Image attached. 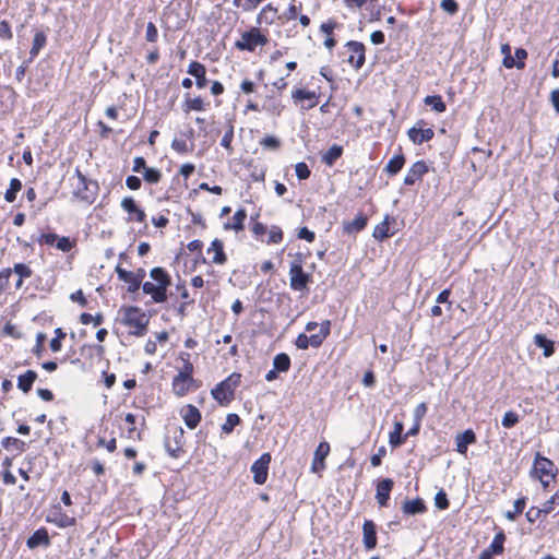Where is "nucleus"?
<instances>
[{
  "label": "nucleus",
  "instance_id": "nucleus-41",
  "mask_svg": "<svg viewBox=\"0 0 559 559\" xmlns=\"http://www.w3.org/2000/svg\"><path fill=\"white\" fill-rule=\"evenodd\" d=\"M1 445L7 449H15L19 453H22L26 449V443L15 437H4L1 440Z\"/></svg>",
  "mask_w": 559,
  "mask_h": 559
},
{
  "label": "nucleus",
  "instance_id": "nucleus-56",
  "mask_svg": "<svg viewBox=\"0 0 559 559\" xmlns=\"http://www.w3.org/2000/svg\"><path fill=\"white\" fill-rule=\"evenodd\" d=\"M440 8L450 15H455L460 10V5L456 0H442L440 2Z\"/></svg>",
  "mask_w": 559,
  "mask_h": 559
},
{
  "label": "nucleus",
  "instance_id": "nucleus-48",
  "mask_svg": "<svg viewBox=\"0 0 559 559\" xmlns=\"http://www.w3.org/2000/svg\"><path fill=\"white\" fill-rule=\"evenodd\" d=\"M66 336L67 333L61 328L55 330V337H52L49 343V347L53 353L61 350L62 340H64Z\"/></svg>",
  "mask_w": 559,
  "mask_h": 559
},
{
  "label": "nucleus",
  "instance_id": "nucleus-29",
  "mask_svg": "<svg viewBox=\"0 0 559 559\" xmlns=\"http://www.w3.org/2000/svg\"><path fill=\"white\" fill-rule=\"evenodd\" d=\"M406 163V157L400 150V153L394 155L385 165L384 171L388 173L391 177L396 176L404 167Z\"/></svg>",
  "mask_w": 559,
  "mask_h": 559
},
{
  "label": "nucleus",
  "instance_id": "nucleus-18",
  "mask_svg": "<svg viewBox=\"0 0 559 559\" xmlns=\"http://www.w3.org/2000/svg\"><path fill=\"white\" fill-rule=\"evenodd\" d=\"M121 207L132 216L131 219H134L139 223H144L146 221V214L144 210L136 204L132 197H124L121 201Z\"/></svg>",
  "mask_w": 559,
  "mask_h": 559
},
{
  "label": "nucleus",
  "instance_id": "nucleus-43",
  "mask_svg": "<svg viewBox=\"0 0 559 559\" xmlns=\"http://www.w3.org/2000/svg\"><path fill=\"white\" fill-rule=\"evenodd\" d=\"M241 424V418L238 414L230 413L226 416V421L222 425V432L230 435L234 429Z\"/></svg>",
  "mask_w": 559,
  "mask_h": 559
},
{
  "label": "nucleus",
  "instance_id": "nucleus-34",
  "mask_svg": "<svg viewBox=\"0 0 559 559\" xmlns=\"http://www.w3.org/2000/svg\"><path fill=\"white\" fill-rule=\"evenodd\" d=\"M292 97L296 102L310 100L311 103L306 107V109H311L318 105L317 94H316V92H312V91H308L305 88H297L293 92Z\"/></svg>",
  "mask_w": 559,
  "mask_h": 559
},
{
  "label": "nucleus",
  "instance_id": "nucleus-60",
  "mask_svg": "<svg viewBox=\"0 0 559 559\" xmlns=\"http://www.w3.org/2000/svg\"><path fill=\"white\" fill-rule=\"evenodd\" d=\"M46 338H47V336L43 332H38L37 335H36V345L33 348V353L38 358L41 357V355H43L44 343H45Z\"/></svg>",
  "mask_w": 559,
  "mask_h": 559
},
{
  "label": "nucleus",
  "instance_id": "nucleus-32",
  "mask_svg": "<svg viewBox=\"0 0 559 559\" xmlns=\"http://www.w3.org/2000/svg\"><path fill=\"white\" fill-rule=\"evenodd\" d=\"M247 219V211L245 209H238L234 216L233 223H225L224 229H233L236 233L242 231L245 229V221Z\"/></svg>",
  "mask_w": 559,
  "mask_h": 559
},
{
  "label": "nucleus",
  "instance_id": "nucleus-9",
  "mask_svg": "<svg viewBox=\"0 0 559 559\" xmlns=\"http://www.w3.org/2000/svg\"><path fill=\"white\" fill-rule=\"evenodd\" d=\"M345 46L353 52L348 57L347 62L356 70L361 69L366 62V47L364 43L357 40H348Z\"/></svg>",
  "mask_w": 559,
  "mask_h": 559
},
{
  "label": "nucleus",
  "instance_id": "nucleus-21",
  "mask_svg": "<svg viewBox=\"0 0 559 559\" xmlns=\"http://www.w3.org/2000/svg\"><path fill=\"white\" fill-rule=\"evenodd\" d=\"M50 537L46 527L36 530L27 539L26 546L29 549H35L39 546L48 547L50 545Z\"/></svg>",
  "mask_w": 559,
  "mask_h": 559
},
{
  "label": "nucleus",
  "instance_id": "nucleus-8",
  "mask_svg": "<svg viewBox=\"0 0 559 559\" xmlns=\"http://www.w3.org/2000/svg\"><path fill=\"white\" fill-rule=\"evenodd\" d=\"M313 281L312 274L305 272L304 269L297 265L289 267V286L295 292L307 289L309 284Z\"/></svg>",
  "mask_w": 559,
  "mask_h": 559
},
{
  "label": "nucleus",
  "instance_id": "nucleus-13",
  "mask_svg": "<svg viewBox=\"0 0 559 559\" xmlns=\"http://www.w3.org/2000/svg\"><path fill=\"white\" fill-rule=\"evenodd\" d=\"M390 222L395 223V217L385 215L384 219L374 227L372 236L376 240L383 241L396 234L399 227L391 229Z\"/></svg>",
  "mask_w": 559,
  "mask_h": 559
},
{
  "label": "nucleus",
  "instance_id": "nucleus-45",
  "mask_svg": "<svg viewBox=\"0 0 559 559\" xmlns=\"http://www.w3.org/2000/svg\"><path fill=\"white\" fill-rule=\"evenodd\" d=\"M526 500H527L526 497L518 498L513 503L514 509L512 511H507L504 516L509 521H515L516 516L520 515L524 511V509L526 507Z\"/></svg>",
  "mask_w": 559,
  "mask_h": 559
},
{
  "label": "nucleus",
  "instance_id": "nucleus-6",
  "mask_svg": "<svg viewBox=\"0 0 559 559\" xmlns=\"http://www.w3.org/2000/svg\"><path fill=\"white\" fill-rule=\"evenodd\" d=\"M271 461V454L269 452H265L252 463L250 472L253 474L254 484L263 485L266 483Z\"/></svg>",
  "mask_w": 559,
  "mask_h": 559
},
{
  "label": "nucleus",
  "instance_id": "nucleus-49",
  "mask_svg": "<svg viewBox=\"0 0 559 559\" xmlns=\"http://www.w3.org/2000/svg\"><path fill=\"white\" fill-rule=\"evenodd\" d=\"M435 507L438 510H447L450 507V500L448 498L447 492L443 489L437 491L433 498Z\"/></svg>",
  "mask_w": 559,
  "mask_h": 559
},
{
  "label": "nucleus",
  "instance_id": "nucleus-47",
  "mask_svg": "<svg viewBox=\"0 0 559 559\" xmlns=\"http://www.w3.org/2000/svg\"><path fill=\"white\" fill-rule=\"evenodd\" d=\"M162 179V171L155 167H147L143 173V180L150 185H156Z\"/></svg>",
  "mask_w": 559,
  "mask_h": 559
},
{
  "label": "nucleus",
  "instance_id": "nucleus-4",
  "mask_svg": "<svg viewBox=\"0 0 559 559\" xmlns=\"http://www.w3.org/2000/svg\"><path fill=\"white\" fill-rule=\"evenodd\" d=\"M269 41L261 28L253 26L241 34V38L235 41V48L240 51L252 52L258 46H264Z\"/></svg>",
  "mask_w": 559,
  "mask_h": 559
},
{
  "label": "nucleus",
  "instance_id": "nucleus-54",
  "mask_svg": "<svg viewBox=\"0 0 559 559\" xmlns=\"http://www.w3.org/2000/svg\"><path fill=\"white\" fill-rule=\"evenodd\" d=\"M295 173L300 181L307 180L311 175V170L305 162H299L295 165Z\"/></svg>",
  "mask_w": 559,
  "mask_h": 559
},
{
  "label": "nucleus",
  "instance_id": "nucleus-53",
  "mask_svg": "<svg viewBox=\"0 0 559 559\" xmlns=\"http://www.w3.org/2000/svg\"><path fill=\"white\" fill-rule=\"evenodd\" d=\"M164 447H165V450L167 451V453L174 457V459H177L180 456V453L182 452V444L180 441H177V445L176 447H173L171 443H170V439L169 437H166L165 440H164Z\"/></svg>",
  "mask_w": 559,
  "mask_h": 559
},
{
  "label": "nucleus",
  "instance_id": "nucleus-46",
  "mask_svg": "<svg viewBox=\"0 0 559 559\" xmlns=\"http://www.w3.org/2000/svg\"><path fill=\"white\" fill-rule=\"evenodd\" d=\"M527 51L526 49L519 47L514 51V57L512 59V64L510 66V69L516 68L519 70H522L525 68V60L527 59Z\"/></svg>",
  "mask_w": 559,
  "mask_h": 559
},
{
  "label": "nucleus",
  "instance_id": "nucleus-25",
  "mask_svg": "<svg viewBox=\"0 0 559 559\" xmlns=\"http://www.w3.org/2000/svg\"><path fill=\"white\" fill-rule=\"evenodd\" d=\"M141 287L143 293L150 295L154 302L163 304L168 298L167 294L155 283L144 282L141 284Z\"/></svg>",
  "mask_w": 559,
  "mask_h": 559
},
{
  "label": "nucleus",
  "instance_id": "nucleus-35",
  "mask_svg": "<svg viewBox=\"0 0 559 559\" xmlns=\"http://www.w3.org/2000/svg\"><path fill=\"white\" fill-rule=\"evenodd\" d=\"M343 154V146L338 144H333L323 155L322 162L332 167L338 158H341Z\"/></svg>",
  "mask_w": 559,
  "mask_h": 559
},
{
  "label": "nucleus",
  "instance_id": "nucleus-11",
  "mask_svg": "<svg viewBox=\"0 0 559 559\" xmlns=\"http://www.w3.org/2000/svg\"><path fill=\"white\" fill-rule=\"evenodd\" d=\"M429 171L428 165L425 160H417L414 163L404 178L405 186H414L417 181L421 180L423 177Z\"/></svg>",
  "mask_w": 559,
  "mask_h": 559
},
{
  "label": "nucleus",
  "instance_id": "nucleus-30",
  "mask_svg": "<svg viewBox=\"0 0 559 559\" xmlns=\"http://www.w3.org/2000/svg\"><path fill=\"white\" fill-rule=\"evenodd\" d=\"M534 344L543 349V355L545 357H550L555 354L556 347L555 342L548 338L545 334H535Z\"/></svg>",
  "mask_w": 559,
  "mask_h": 559
},
{
  "label": "nucleus",
  "instance_id": "nucleus-7",
  "mask_svg": "<svg viewBox=\"0 0 559 559\" xmlns=\"http://www.w3.org/2000/svg\"><path fill=\"white\" fill-rule=\"evenodd\" d=\"M427 122L424 119L417 120L415 126L407 130L408 139L416 145L429 142L435 136V131L431 128H425Z\"/></svg>",
  "mask_w": 559,
  "mask_h": 559
},
{
  "label": "nucleus",
  "instance_id": "nucleus-23",
  "mask_svg": "<svg viewBox=\"0 0 559 559\" xmlns=\"http://www.w3.org/2000/svg\"><path fill=\"white\" fill-rule=\"evenodd\" d=\"M151 278L155 282V284L160 287L166 294L171 285V276L169 273L162 266H155L150 271Z\"/></svg>",
  "mask_w": 559,
  "mask_h": 559
},
{
  "label": "nucleus",
  "instance_id": "nucleus-10",
  "mask_svg": "<svg viewBox=\"0 0 559 559\" xmlns=\"http://www.w3.org/2000/svg\"><path fill=\"white\" fill-rule=\"evenodd\" d=\"M394 487V480L392 478H381L376 485V500L382 508L389 506L391 492Z\"/></svg>",
  "mask_w": 559,
  "mask_h": 559
},
{
  "label": "nucleus",
  "instance_id": "nucleus-12",
  "mask_svg": "<svg viewBox=\"0 0 559 559\" xmlns=\"http://www.w3.org/2000/svg\"><path fill=\"white\" fill-rule=\"evenodd\" d=\"M554 467V462L543 456L539 452L536 453L534 462H533V468L532 473L537 477L542 478L543 476H551L555 477L551 473V469Z\"/></svg>",
  "mask_w": 559,
  "mask_h": 559
},
{
  "label": "nucleus",
  "instance_id": "nucleus-33",
  "mask_svg": "<svg viewBox=\"0 0 559 559\" xmlns=\"http://www.w3.org/2000/svg\"><path fill=\"white\" fill-rule=\"evenodd\" d=\"M209 104H205L203 99L198 96L194 98H190L189 94H186V100L182 104V110L188 114L190 111H205Z\"/></svg>",
  "mask_w": 559,
  "mask_h": 559
},
{
  "label": "nucleus",
  "instance_id": "nucleus-44",
  "mask_svg": "<svg viewBox=\"0 0 559 559\" xmlns=\"http://www.w3.org/2000/svg\"><path fill=\"white\" fill-rule=\"evenodd\" d=\"M124 420L130 425V428L127 431V437L132 440H142L141 431H138L136 427L134 426L136 423V416L132 413H128L124 417Z\"/></svg>",
  "mask_w": 559,
  "mask_h": 559
},
{
  "label": "nucleus",
  "instance_id": "nucleus-24",
  "mask_svg": "<svg viewBox=\"0 0 559 559\" xmlns=\"http://www.w3.org/2000/svg\"><path fill=\"white\" fill-rule=\"evenodd\" d=\"M476 442V433L473 429H466L455 437L456 451L460 454H466L469 444Z\"/></svg>",
  "mask_w": 559,
  "mask_h": 559
},
{
  "label": "nucleus",
  "instance_id": "nucleus-51",
  "mask_svg": "<svg viewBox=\"0 0 559 559\" xmlns=\"http://www.w3.org/2000/svg\"><path fill=\"white\" fill-rule=\"evenodd\" d=\"M233 139H234V126L230 123L229 127H228V130L225 132V134L223 135L222 140H221V145L227 150L228 154H233V146H231V142H233Z\"/></svg>",
  "mask_w": 559,
  "mask_h": 559
},
{
  "label": "nucleus",
  "instance_id": "nucleus-28",
  "mask_svg": "<svg viewBox=\"0 0 559 559\" xmlns=\"http://www.w3.org/2000/svg\"><path fill=\"white\" fill-rule=\"evenodd\" d=\"M404 424L400 420L394 421V429L389 435V443L392 448H400L406 442Z\"/></svg>",
  "mask_w": 559,
  "mask_h": 559
},
{
  "label": "nucleus",
  "instance_id": "nucleus-1",
  "mask_svg": "<svg viewBox=\"0 0 559 559\" xmlns=\"http://www.w3.org/2000/svg\"><path fill=\"white\" fill-rule=\"evenodd\" d=\"M123 314L121 323L126 326L133 328L131 332L134 336H143L147 332L150 318L138 306H122L119 310Z\"/></svg>",
  "mask_w": 559,
  "mask_h": 559
},
{
  "label": "nucleus",
  "instance_id": "nucleus-55",
  "mask_svg": "<svg viewBox=\"0 0 559 559\" xmlns=\"http://www.w3.org/2000/svg\"><path fill=\"white\" fill-rule=\"evenodd\" d=\"M261 146L269 150H277L281 147V140L275 135H265L260 141Z\"/></svg>",
  "mask_w": 559,
  "mask_h": 559
},
{
  "label": "nucleus",
  "instance_id": "nucleus-15",
  "mask_svg": "<svg viewBox=\"0 0 559 559\" xmlns=\"http://www.w3.org/2000/svg\"><path fill=\"white\" fill-rule=\"evenodd\" d=\"M330 453V444L326 441H322L318 444L311 464V472L319 473L325 468V459Z\"/></svg>",
  "mask_w": 559,
  "mask_h": 559
},
{
  "label": "nucleus",
  "instance_id": "nucleus-38",
  "mask_svg": "<svg viewBox=\"0 0 559 559\" xmlns=\"http://www.w3.org/2000/svg\"><path fill=\"white\" fill-rule=\"evenodd\" d=\"M283 108L284 107L278 99L274 98L273 96H267L264 104L261 107V110H264L275 116H280L282 114Z\"/></svg>",
  "mask_w": 559,
  "mask_h": 559
},
{
  "label": "nucleus",
  "instance_id": "nucleus-57",
  "mask_svg": "<svg viewBox=\"0 0 559 559\" xmlns=\"http://www.w3.org/2000/svg\"><path fill=\"white\" fill-rule=\"evenodd\" d=\"M284 238V234L281 227L273 225L269 233L267 243H280Z\"/></svg>",
  "mask_w": 559,
  "mask_h": 559
},
{
  "label": "nucleus",
  "instance_id": "nucleus-5",
  "mask_svg": "<svg viewBox=\"0 0 559 559\" xmlns=\"http://www.w3.org/2000/svg\"><path fill=\"white\" fill-rule=\"evenodd\" d=\"M98 191V182L96 180L86 179L78 183L76 189L73 191V197L91 205L95 202Z\"/></svg>",
  "mask_w": 559,
  "mask_h": 559
},
{
  "label": "nucleus",
  "instance_id": "nucleus-22",
  "mask_svg": "<svg viewBox=\"0 0 559 559\" xmlns=\"http://www.w3.org/2000/svg\"><path fill=\"white\" fill-rule=\"evenodd\" d=\"M427 511L426 503L423 498L405 499L402 504V512L405 515L423 514Z\"/></svg>",
  "mask_w": 559,
  "mask_h": 559
},
{
  "label": "nucleus",
  "instance_id": "nucleus-50",
  "mask_svg": "<svg viewBox=\"0 0 559 559\" xmlns=\"http://www.w3.org/2000/svg\"><path fill=\"white\" fill-rule=\"evenodd\" d=\"M519 421H520V416L513 411H508L504 413V415L502 417L501 425L507 429H511L514 426H516Z\"/></svg>",
  "mask_w": 559,
  "mask_h": 559
},
{
  "label": "nucleus",
  "instance_id": "nucleus-64",
  "mask_svg": "<svg viewBox=\"0 0 559 559\" xmlns=\"http://www.w3.org/2000/svg\"><path fill=\"white\" fill-rule=\"evenodd\" d=\"M297 237L298 239L306 240L307 242H313L316 240L314 231L310 230L306 226L298 229Z\"/></svg>",
  "mask_w": 559,
  "mask_h": 559
},
{
  "label": "nucleus",
  "instance_id": "nucleus-2",
  "mask_svg": "<svg viewBox=\"0 0 559 559\" xmlns=\"http://www.w3.org/2000/svg\"><path fill=\"white\" fill-rule=\"evenodd\" d=\"M179 357L183 365L182 368L179 369L178 374L174 377L171 385L173 391L177 396H183L190 391V386L195 383V380L193 379L194 367L190 361L189 353L182 352Z\"/></svg>",
  "mask_w": 559,
  "mask_h": 559
},
{
  "label": "nucleus",
  "instance_id": "nucleus-59",
  "mask_svg": "<svg viewBox=\"0 0 559 559\" xmlns=\"http://www.w3.org/2000/svg\"><path fill=\"white\" fill-rule=\"evenodd\" d=\"M171 147L178 153L183 154L193 151V143L189 147L185 140L174 139L171 142Z\"/></svg>",
  "mask_w": 559,
  "mask_h": 559
},
{
  "label": "nucleus",
  "instance_id": "nucleus-39",
  "mask_svg": "<svg viewBox=\"0 0 559 559\" xmlns=\"http://www.w3.org/2000/svg\"><path fill=\"white\" fill-rule=\"evenodd\" d=\"M47 43V36L44 32H37L33 39V45L29 50L31 60H33L40 51L41 48L45 47Z\"/></svg>",
  "mask_w": 559,
  "mask_h": 559
},
{
  "label": "nucleus",
  "instance_id": "nucleus-37",
  "mask_svg": "<svg viewBox=\"0 0 559 559\" xmlns=\"http://www.w3.org/2000/svg\"><path fill=\"white\" fill-rule=\"evenodd\" d=\"M292 360L286 353H280L273 358V367L280 372H287L290 369Z\"/></svg>",
  "mask_w": 559,
  "mask_h": 559
},
{
  "label": "nucleus",
  "instance_id": "nucleus-20",
  "mask_svg": "<svg viewBox=\"0 0 559 559\" xmlns=\"http://www.w3.org/2000/svg\"><path fill=\"white\" fill-rule=\"evenodd\" d=\"M115 272L119 278L128 284L127 292L130 294H136L141 287V283L135 280L133 272L123 269L120 264L116 265Z\"/></svg>",
  "mask_w": 559,
  "mask_h": 559
},
{
  "label": "nucleus",
  "instance_id": "nucleus-26",
  "mask_svg": "<svg viewBox=\"0 0 559 559\" xmlns=\"http://www.w3.org/2000/svg\"><path fill=\"white\" fill-rule=\"evenodd\" d=\"M337 27L338 23L334 20H329L320 25V31L326 35L323 44L329 50H332L336 46L337 41L333 36V32Z\"/></svg>",
  "mask_w": 559,
  "mask_h": 559
},
{
  "label": "nucleus",
  "instance_id": "nucleus-42",
  "mask_svg": "<svg viewBox=\"0 0 559 559\" xmlns=\"http://www.w3.org/2000/svg\"><path fill=\"white\" fill-rule=\"evenodd\" d=\"M506 534L502 530H500L498 533H496L492 542L489 545V549L491 552H495L496 555H500L504 550V543H506Z\"/></svg>",
  "mask_w": 559,
  "mask_h": 559
},
{
  "label": "nucleus",
  "instance_id": "nucleus-52",
  "mask_svg": "<svg viewBox=\"0 0 559 559\" xmlns=\"http://www.w3.org/2000/svg\"><path fill=\"white\" fill-rule=\"evenodd\" d=\"M75 247V241L71 240L70 237L59 236L56 242V248L62 252H69Z\"/></svg>",
  "mask_w": 559,
  "mask_h": 559
},
{
  "label": "nucleus",
  "instance_id": "nucleus-3",
  "mask_svg": "<svg viewBox=\"0 0 559 559\" xmlns=\"http://www.w3.org/2000/svg\"><path fill=\"white\" fill-rule=\"evenodd\" d=\"M240 381L241 374L233 372L211 390L213 399L222 406L228 405L235 399V390L239 386Z\"/></svg>",
  "mask_w": 559,
  "mask_h": 559
},
{
  "label": "nucleus",
  "instance_id": "nucleus-61",
  "mask_svg": "<svg viewBox=\"0 0 559 559\" xmlns=\"http://www.w3.org/2000/svg\"><path fill=\"white\" fill-rule=\"evenodd\" d=\"M500 49L503 55L502 64L504 68L510 69L513 59L511 55V46L509 44H502Z\"/></svg>",
  "mask_w": 559,
  "mask_h": 559
},
{
  "label": "nucleus",
  "instance_id": "nucleus-63",
  "mask_svg": "<svg viewBox=\"0 0 559 559\" xmlns=\"http://www.w3.org/2000/svg\"><path fill=\"white\" fill-rule=\"evenodd\" d=\"M555 504H559V490H557L551 497L549 500H547L543 508H542V511H544V515L546 514H549L552 510H554V506Z\"/></svg>",
  "mask_w": 559,
  "mask_h": 559
},
{
  "label": "nucleus",
  "instance_id": "nucleus-27",
  "mask_svg": "<svg viewBox=\"0 0 559 559\" xmlns=\"http://www.w3.org/2000/svg\"><path fill=\"white\" fill-rule=\"evenodd\" d=\"M211 251H214V257L212 259V263L223 265L227 262V254L225 253V250H224V242L221 239L215 238L211 242V246L207 248V252H211Z\"/></svg>",
  "mask_w": 559,
  "mask_h": 559
},
{
  "label": "nucleus",
  "instance_id": "nucleus-31",
  "mask_svg": "<svg viewBox=\"0 0 559 559\" xmlns=\"http://www.w3.org/2000/svg\"><path fill=\"white\" fill-rule=\"evenodd\" d=\"M36 379H37V372L35 370L28 369L23 374H20L17 377V388L23 393H28L32 390L33 384L36 381Z\"/></svg>",
  "mask_w": 559,
  "mask_h": 559
},
{
  "label": "nucleus",
  "instance_id": "nucleus-19",
  "mask_svg": "<svg viewBox=\"0 0 559 559\" xmlns=\"http://www.w3.org/2000/svg\"><path fill=\"white\" fill-rule=\"evenodd\" d=\"M187 72L195 79V85L198 88H204L209 80L206 79V68L199 61H191Z\"/></svg>",
  "mask_w": 559,
  "mask_h": 559
},
{
  "label": "nucleus",
  "instance_id": "nucleus-58",
  "mask_svg": "<svg viewBox=\"0 0 559 559\" xmlns=\"http://www.w3.org/2000/svg\"><path fill=\"white\" fill-rule=\"evenodd\" d=\"M13 272L19 275L21 278H27L32 275V269L25 263H15L13 266Z\"/></svg>",
  "mask_w": 559,
  "mask_h": 559
},
{
  "label": "nucleus",
  "instance_id": "nucleus-62",
  "mask_svg": "<svg viewBox=\"0 0 559 559\" xmlns=\"http://www.w3.org/2000/svg\"><path fill=\"white\" fill-rule=\"evenodd\" d=\"M428 411V406L425 402L419 403L413 412L414 421L421 423L423 418L426 416Z\"/></svg>",
  "mask_w": 559,
  "mask_h": 559
},
{
  "label": "nucleus",
  "instance_id": "nucleus-16",
  "mask_svg": "<svg viewBox=\"0 0 559 559\" xmlns=\"http://www.w3.org/2000/svg\"><path fill=\"white\" fill-rule=\"evenodd\" d=\"M368 224V216L360 212L353 221H345L342 225V231L345 235H356L362 231Z\"/></svg>",
  "mask_w": 559,
  "mask_h": 559
},
{
  "label": "nucleus",
  "instance_id": "nucleus-17",
  "mask_svg": "<svg viewBox=\"0 0 559 559\" xmlns=\"http://www.w3.org/2000/svg\"><path fill=\"white\" fill-rule=\"evenodd\" d=\"M180 415L189 429H195L202 419L200 409L192 404L183 406L180 411Z\"/></svg>",
  "mask_w": 559,
  "mask_h": 559
},
{
  "label": "nucleus",
  "instance_id": "nucleus-40",
  "mask_svg": "<svg viewBox=\"0 0 559 559\" xmlns=\"http://www.w3.org/2000/svg\"><path fill=\"white\" fill-rule=\"evenodd\" d=\"M22 189V181L17 178H12L10 180L9 188L4 192V199L7 202L12 203L16 200L17 193Z\"/></svg>",
  "mask_w": 559,
  "mask_h": 559
},
{
  "label": "nucleus",
  "instance_id": "nucleus-36",
  "mask_svg": "<svg viewBox=\"0 0 559 559\" xmlns=\"http://www.w3.org/2000/svg\"><path fill=\"white\" fill-rule=\"evenodd\" d=\"M425 105L429 106L433 111L438 114H442L447 110V105L443 102V98L441 95H427L424 98Z\"/></svg>",
  "mask_w": 559,
  "mask_h": 559
},
{
  "label": "nucleus",
  "instance_id": "nucleus-14",
  "mask_svg": "<svg viewBox=\"0 0 559 559\" xmlns=\"http://www.w3.org/2000/svg\"><path fill=\"white\" fill-rule=\"evenodd\" d=\"M377 525L372 520H365L362 524V544L366 550L377 547Z\"/></svg>",
  "mask_w": 559,
  "mask_h": 559
}]
</instances>
